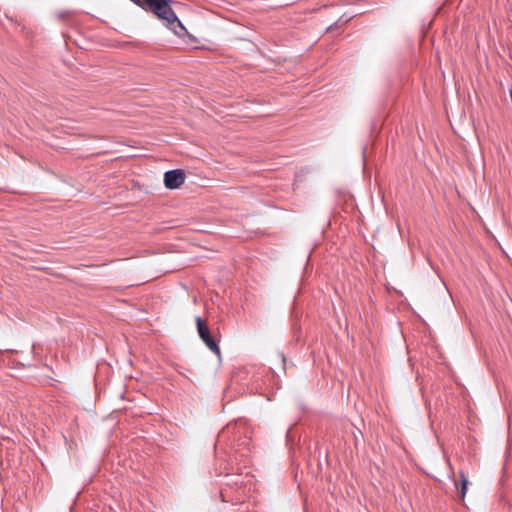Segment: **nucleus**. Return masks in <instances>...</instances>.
<instances>
[{
	"label": "nucleus",
	"instance_id": "obj_2",
	"mask_svg": "<svg viewBox=\"0 0 512 512\" xmlns=\"http://www.w3.org/2000/svg\"><path fill=\"white\" fill-rule=\"evenodd\" d=\"M196 325L199 337L205 345L218 357L221 356L218 341L211 335L208 325L201 317H196Z\"/></svg>",
	"mask_w": 512,
	"mask_h": 512
},
{
	"label": "nucleus",
	"instance_id": "obj_4",
	"mask_svg": "<svg viewBox=\"0 0 512 512\" xmlns=\"http://www.w3.org/2000/svg\"><path fill=\"white\" fill-rule=\"evenodd\" d=\"M459 477H460V488H459V494L461 499L463 500L465 498L466 492H467V486H468V479L464 473V471H459ZM456 488L458 489V483L455 481Z\"/></svg>",
	"mask_w": 512,
	"mask_h": 512
},
{
	"label": "nucleus",
	"instance_id": "obj_5",
	"mask_svg": "<svg viewBox=\"0 0 512 512\" xmlns=\"http://www.w3.org/2000/svg\"><path fill=\"white\" fill-rule=\"evenodd\" d=\"M71 12L70 11H62V12H58L57 13V17L59 19H66L70 16Z\"/></svg>",
	"mask_w": 512,
	"mask_h": 512
},
{
	"label": "nucleus",
	"instance_id": "obj_1",
	"mask_svg": "<svg viewBox=\"0 0 512 512\" xmlns=\"http://www.w3.org/2000/svg\"><path fill=\"white\" fill-rule=\"evenodd\" d=\"M143 10L156 15L173 33L179 37L187 34V30L170 6V2H135Z\"/></svg>",
	"mask_w": 512,
	"mask_h": 512
},
{
	"label": "nucleus",
	"instance_id": "obj_3",
	"mask_svg": "<svg viewBox=\"0 0 512 512\" xmlns=\"http://www.w3.org/2000/svg\"><path fill=\"white\" fill-rule=\"evenodd\" d=\"M186 175L183 170H169L164 174V184L168 189H177L185 182Z\"/></svg>",
	"mask_w": 512,
	"mask_h": 512
}]
</instances>
